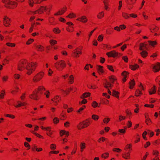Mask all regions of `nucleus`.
I'll return each instance as SVG.
<instances>
[{
    "label": "nucleus",
    "mask_w": 160,
    "mask_h": 160,
    "mask_svg": "<svg viewBox=\"0 0 160 160\" xmlns=\"http://www.w3.org/2000/svg\"><path fill=\"white\" fill-rule=\"evenodd\" d=\"M152 154L153 155L155 156H159V152L157 150H153Z\"/></svg>",
    "instance_id": "052dcab7"
},
{
    "label": "nucleus",
    "mask_w": 160,
    "mask_h": 160,
    "mask_svg": "<svg viewBox=\"0 0 160 160\" xmlns=\"http://www.w3.org/2000/svg\"><path fill=\"white\" fill-rule=\"evenodd\" d=\"M36 49L39 51L42 52L44 50V47L40 45H37L36 46Z\"/></svg>",
    "instance_id": "c85d7f7f"
},
{
    "label": "nucleus",
    "mask_w": 160,
    "mask_h": 160,
    "mask_svg": "<svg viewBox=\"0 0 160 160\" xmlns=\"http://www.w3.org/2000/svg\"><path fill=\"white\" fill-rule=\"evenodd\" d=\"M76 17V15L75 13L73 12L70 13L68 15L67 17L68 18H75Z\"/></svg>",
    "instance_id": "a18cd8bd"
},
{
    "label": "nucleus",
    "mask_w": 160,
    "mask_h": 160,
    "mask_svg": "<svg viewBox=\"0 0 160 160\" xmlns=\"http://www.w3.org/2000/svg\"><path fill=\"white\" fill-rule=\"evenodd\" d=\"M82 46L77 47L72 51V56L75 58L79 57L80 55L82 53Z\"/></svg>",
    "instance_id": "39448f33"
},
{
    "label": "nucleus",
    "mask_w": 160,
    "mask_h": 160,
    "mask_svg": "<svg viewBox=\"0 0 160 160\" xmlns=\"http://www.w3.org/2000/svg\"><path fill=\"white\" fill-rule=\"evenodd\" d=\"M86 108V106L85 105H83L82 107L80 108L79 110H78L77 112L78 113H81V112L85 108Z\"/></svg>",
    "instance_id": "680f3d73"
},
{
    "label": "nucleus",
    "mask_w": 160,
    "mask_h": 160,
    "mask_svg": "<svg viewBox=\"0 0 160 160\" xmlns=\"http://www.w3.org/2000/svg\"><path fill=\"white\" fill-rule=\"evenodd\" d=\"M126 118V116H122L121 115H119L118 117V119L119 122L125 120Z\"/></svg>",
    "instance_id": "4d7b16f0"
},
{
    "label": "nucleus",
    "mask_w": 160,
    "mask_h": 160,
    "mask_svg": "<svg viewBox=\"0 0 160 160\" xmlns=\"http://www.w3.org/2000/svg\"><path fill=\"white\" fill-rule=\"evenodd\" d=\"M107 67L112 72H114V71L113 69V66L112 65H107Z\"/></svg>",
    "instance_id": "69168bd1"
},
{
    "label": "nucleus",
    "mask_w": 160,
    "mask_h": 160,
    "mask_svg": "<svg viewBox=\"0 0 160 160\" xmlns=\"http://www.w3.org/2000/svg\"><path fill=\"white\" fill-rule=\"evenodd\" d=\"M53 32L55 34H59L60 33L61 31L57 27L54 28L52 29Z\"/></svg>",
    "instance_id": "4c0bfd02"
},
{
    "label": "nucleus",
    "mask_w": 160,
    "mask_h": 160,
    "mask_svg": "<svg viewBox=\"0 0 160 160\" xmlns=\"http://www.w3.org/2000/svg\"><path fill=\"white\" fill-rule=\"evenodd\" d=\"M66 30L69 32H72L74 31V29L73 27H68L66 28Z\"/></svg>",
    "instance_id": "3c124183"
},
{
    "label": "nucleus",
    "mask_w": 160,
    "mask_h": 160,
    "mask_svg": "<svg viewBox=\"0 0 160 160\" xmlns=\"http://www.w3.org/2000/svg\"><path fill=\"white\" fill-rule=\"evenodd\" d=\"M60 100L61 98L58 96H55L52 99V101L54 103V104L55 105H56Z\"/></svg>",
    "instance_id": "dca6fc26"
},
{
    "label": "nucleus",
    "mask_w": 160,
    "mask_h": 160,
    "mask_svg": "<svg viewBox=\"0 0 160 160\" xmlns=\"http://www.w3.org/2000/svg\"><path fill=\"white\" fill-rule=\"evenodd\" d=\"M34 41V39H29L26 42V44L27 45H30Z\"/></svg>",
    "instance_id": "e2e57ef3"
},
{
    "label": "nucleus",
    "mask_w": 160,
    "mask_h": 160,
    "mask_svg": "<svg viewBox=\"0 0 160 160\" xmlns=\"http://www.w3.org/2000/svg\"><path fill=\"white\" fill-rule=\"evenodd\" d=\"M45 90V89L43 86H39L33 92L32 94L29 95V97L31 99L38 100L40 98L41 95Z\"/></svg>",
    "instance_id": "f257e3e1"
},
{
    "label": "nucleus",
    "mask_w": 160,
    "mask_h": 160,
    "mask_svg": "<svg viewBox=\"0 0 160 160\" xmlns=\"http://www.w3.org/2000/svg\"><path fill=\"white\" fill-rule=\"evenodd\" d=\"M135 83L134 80L133 79L132 80H131L130 82L129 83V88L130 89H132L134 86L135 85Z\"/></svg>",
    "instance_id": "7c9ffc66"
},
{
    "label": "nucleus",
    "mask_w": 160,
    "mask_h": 160,
    "mask_svg": "<svg viewBox=\"0 0 160 160\" xmlns=\"http://www.w3.org/2000/svg\"><path fill=\"white\" fill-rule=\"evenodd\" d=\"M28 62V61L26 59H23L21 60L18 64V70L20 71H22L26 69Z\"/></svg>",
    "instance_id": "423d86ee"
},
{
    "label": "nucleus",
    "mask_w": 160,
    "mask_h": 160,
    "mask_svg": "<svg viewBox=\"0 0 160 160\" xmlns=\"http://www.w3.org/2000/svg\"><path fill=\"white\" fill-rule=\"evenodd\" d=\"M92 122V119L88 118L80 122L77 125V127L79 130L86 128L90 126Z\"/></svg>",
    "instance_id": "f03ea898"
},
{
    "label": "nucleus",
    "mask_w": 160,
    "mask_h": 160,
    "mask_svg": "<svg viewBox=\"0 0 160 160\" xmlns=\"http://www.w3.org/2000/svg\"><path fill=\"white\" fill-rule=\"evenodd\" d=\"M160 70V63L157 62L153 68V71L154 72H157Z\"/></svg>",
    "instance_id": "f3484780"
},
{
    "label": "nucleus",
    "mask_w": 160,
    "mask_h": 160,
    "mask_svg": "<svg viewBox=\"0 0 160 160\" xmlns=\"http://www.w3.org/2000/svg\"><path fill=\"white\" fill-rule=\"evenodd\" d=\"M104 16V13L103 11L99 12L97 15V17L98 19H101Z\"/></svg>",
    "instance_id": "f704fd0d"
},
{
    "label": "nucleus",
    "mask_w": 160,
    "mask_h": 160,
    "mask_svg": "<svg viewBox=\"0 0 160 160\" xmlns=\"http://www.w3.org/2000/svg\"><path fill=\"white\" fill-rule=\"evenodd\" d=\"M132 144L131 143L129 144H127L126 145L125 147V150L126 151H127L128 149H129V151L131 150H132Z\"/></svg>",
    "instance_id": "ea45409f"
},
{
    "label": "nucleus",
    "mask_w": 160,
    "mask_h": 160,
    "mask_svg": "<svg viewBox=\"0 0 160 160\" xmlns=\"http://www.w3.org/2000/svg\"><path fill=\"white\" fill-rule=\"evenodd\" d=\"M4 116L6 117L9 118L13 119L15 118V116L12 114H5Z\"/></svg>",
    "instance_id": "6e6d98bb"
},
{
    "label": "nucleus",
    "mask_w": 160,
    "mask_h": 160,
    "mask_svg": "<svg viewBox=\"0 0 160 160\" xmlns=\"http://www.w3.org/2000/svg\"><path fill=\"white\" fill-rule=\"evenodd\" d=\"M98 103L96 101H93L92 104V106L93 108H95L97 107H99V106H98Z\"/></svg>",
    "instance_id": "864d4df0"
},
{
    "label": "nucleus",
    "mask_w": 160,
    "mask_h": 160,
    "mask_svg": "<svg viewBox=\"0 0 160 160\" xmlns=\"http://www.w3.org/2000/svg\"><path fill=\"white\" fill-rule=\"evenodd\" d=\"M18 104L16 105H15L14 106L16 108H19L22 106H25L26 104V103L24 102H21V101H18L17 102Z\"/></svg>",
    "instance_id": "a878e982"
},
{
    "label": "nucleus",
    "mask_w": 160,
    "mask_h": 160,
    "mask_svg": "<svg viewBox=\"0 0 160 160\" xmlns=\"http://www.w3.org/2000/svg\"><path fill=\"white\" fill-rule=\"evenodd\" d=\"M122 17L126 19H128L130 18V14L125 12H122Z\"/></svg>",
    "instance_id": "2f4dec72"
},
{
    "label": "nucleus",
    "mask_w": 160,
    "mask_h": 160,
    "mask_svg": "<svg viewBox=\"0 0 160 160\" xmlns=\"http://www.w3.org/2000/svg\"><path fill=\"white\" fill-rule=\"evenodd\" d=\"M141 56L143 58H145L148 56V52L144 50H142L140 53Z\"/></svg>",
    "instance_id": "c756f323"
},
{
    "label": "nucleus",
    "mask_w": 160,
    "mask_h": 160,
    "mask_svg": "<svg viewBox=\"0 0 160 160\" xmlns=\"http://www.w3.org/2000/svg\"><path fill=\"white\" fill-rule=\"evenodd\" d=\"M104 87L107 89H111L113 87V84L108 81H105L103 84Z\"/></svg>",
    "instance_id": "4468645a"
},
{
    "label": "nucleus",
    "mask_w": 160,
    "mask_h": 160,
    "mask_svg": "<svg viewBox=\"0 0 160 160\" xmlns=\"http://www.w3.org/2000/svg\"><path fill=\"white\" fill-rule=\"evenodd\" d=\"M44 95L46 96L47 98H49L50 97V92L49 91L47 90L44 93Z\"/></svg>",
    "instance_id": "bf43d9fd"
},
{
    "label": "nucleus",
    "mask_w": 160,
    "mask_h": 160,
    "mask_svg": "<svg viewBox=\"0 0 160 160\" xmlns=\"http://www.w3.org/2000/svg\"><path fill=\"white\" fill-rule=\"evenodd\" d=\"M18 3L15 2L10 1V7L9 8L13 9L16 8L17 6Z\"/></svg>",
    "instance_id": "412c9836"
},
{
    "label": "nucleus",
    "mask_w": 160,
    "mask_h": 160,
    "mask_svg": "<svg viewBox=\"0 0 160 160\" xmlns=\"http://www.w3.org/2000/svg\"><path fill=\"white\" fill-rule=\"evenodd\" d=\"M103 35H99L98 37V40L99 42H101L103 40Z\"/></svg>",
    "instance_id": "774afa93"
},
{
    "label": "nucleus",
    "mask_w": 160,
    "mask_h": 160,
    "mask_svg": "<svg viewBox=\"0 0 160 160\" xmlns=\"http://www.w3.org/2000/svg\"><path fill=\"white\" fill-rule=\"evenodd\" d=\"M90 92H85L83 93L82 95L80 97V98L83 99L89 97L90 95Z\"/></svg>",
    "instance_id": "e433bc0d"
},
{
    "label": "nucleus",
    "mask_w": 160,
    "mask_h": 160,
    "mask_svg": "<svg viewBox=\"0 0 160 160\" xmlns=\"http://www.w3.org/2000/svg\"><path fill=\"white\" fill-rule=\"evenodd\" d=\"M38 66V63L36 62H28L26 69L27 70V74L30 75L35 70L36 68Z\"/></svg>",
    "instance_id": "7ed1b4c3"
},
{
    "label": "nucleus",
    "mask_w": 160,
    "mask_h": 160,
    "mask_svg": "<svg viewBox=\"0 0 160 160\" xmlns=\"http://www.w3.org/2000/svg\"><path fill=\"white\" fill-rule=\"evenodd\" d=\"M10 2L9 0H2V2L4 4V6L7 8L10 7Z\"/></svg>",
    "instance_id": "4be33fe9"
},
{
    "label": "nucleus",
    "mask_w": 160,
    "mask_h": 160,
    "mask_svg": "<svg viewBox=\"0 0 160 160\" xmlns=\"http://www.w3.org/2000/svg\"><path fill=\"white\" fill-rule=\"evenodd\" d=\"M99 118L98 115L96 114H93L92 115V119L95 121H98Z\"/></svg>",
    "instance_id": "c03bdc74"
},
{
    "label": "nucleus",
    "mask_w": 160,
    "mask_h": 160,
    "mask_svg": "<svg viewBox=\"0 0 160 160\" xmlns=\"http://www.w3.org/2000/svg\"><path fill=\"white\" fill-rule=\"evenodd\" d=\"M74 78L73 75H71L70 76L68 79V83L72 84L74 82Z\"/></svg>",
    "instance_id": "72a5a7b5"
},
{
    "label": "nucleus",
    "mask_w": 160,
    "mask_h": 160,
    "mask_svg": "<svg viewBox=\"0 0 160 160\" xmlns=\"http://www.w3.org/2000/svg\"><path fill=\"white\" fill-rule=\"evenodd\" d=\"M28 4L30 7H33L34 4H35L34 1L33 0H28Z\"/></svg>",
    "instance_id": "37998d69"
},
{
    "label": "nucleus",
    "mask_w": 160,
    "mask_h": 160,
    "mask_svg": "<svg viewBox=\"0 0 160 160\" xmlns=\"http://www.w3.org/2000/svg\"><path fill=\"white\" fill-rule=\"evenodd\" d=\"M145 123L147 125H150L151 124L152 122L150 118L145 119Z\"/></svg>",
    "instance_id": "5fc2aeb1"
},
{
    "label": "nucleus",
    "mask_w": 160,
    "mask_h": 160,
    "mask_svg": "<svg viewBox=\"0 0 160 160\" xmlns=\"http://www.w3.org/2000/svg\"><path fill=\"white\" fill-rule=\"evenodd\" d=\"M40 128L42 130L47 131L46 132V134L47 135L51 138H53L52 135V134L53 131L51 130V127H44L43 126H41L40 127Z\"/></svg>",
    "instance_id": "1a4fd4ad"
},
{
    "label": "nucleus",
    "mask_w": 160,
    "mask_h": 160,
    "mask_svg": "<svg viewBox=\"0 0 160 160\" xmlns=\"http://www.w3.org/2000/svg\"><path fill=\"white\" fill-rule=\"evenodd\" d=\"M77 20L82 22L83 23H86L88 21V19L86 16H83L77 19Z\"/></svg>",
    "instance_id": "a211bd4d"
},
{
    "label": "nucleus",
    "mask_w": 160,
    "mask_h": 160,
    "mask_svg": "<svg viewBox=\"0 0 160 160\" xmlns=\"http://www.w3.org/2000/svg\"><path fill=\"white\" fill-rule=\"evenodd\" d=\"M6 45L7 46L11 48L14 47L16 46V44L15 43H12L9 42L6 43Z\"/></svg>",
    "instance_id": "49530a36"
},
{
    "label": "nucleus",
    "mask_w": 160,
    "mask_h": 160,
    "mask_svg": "<svg viewBox=\"0 0 160 160\" xmlns=\"http://www.w3.org/2000/svg\"><path fill=\"white\" fill-rule=\"evenodd\" d=\"M139 68V66L137 64H135L134 65H129V68L133 71H135L138 69Z\"/></svg>",
    "instance_id": "6ab92c4d"
},
{
    "label": "nucleus",
    "mask_w": 160,
    "mask_h": 160,
    "mask_svg": "<svg viewBox=\"0 0 160 160\" xmlns=\"http://www.w3.org/2000/svg\"><path fill=\"white\" fill-rule=\"evenodd\" d=\"M142 94V91L139 89H137L136 90L135 92V96L137 97H138Z\"/></svg>",
    "instance_id": "a19ab883"
},
{
    "label": "nucleus",
    "mask_w": 160,
    "mask_h": 160,
    "mask_svg": "<svg viewBox=\"0 0 160 160\" xmlns=\"http://www.w3.org/2000/svg\"><path fill=\"white\" fill-rule=\"evenodd\" d=\"M45 11H48L50 12L52 8V5L51 4L48 5L47 6H44Z\"/></svg>",
    "instance_id": "58836bf2"
},
{
    "label": "nucleus",
    "mask_w": 160,
    "mask_h": 160,
    "mask_svg": "<svg viewBox=\"0 0 160 160\" xmlns=\"http://www.w3.org/2000/svg\"><path fill=\"white\" fill-rule=\"evenodd\" d=\"M109 154L108 152H105L102 154V157L105 159H106L109 157Z\"/></svg>",
    "instance_id": "603ef678"
},
{
    "label": "nucleus",
    "mask_w": 160,
    "mask_h": 160,
    "mask_svg": "<svg viewBox=\"0 0 160 160\" xmlns=\"http://www.w3.org/2000/svg\"><path fill=\"white\" fill-rule=\"evenodd\" d=\"M11 19L7 16H5L3 18V24L6 27H9L10 25Z\"/></svg>",
    "instance_id": "9b49d317"
},
{
    "label": "nucleus",
    "mask_w": 160,
    "mask_h": 160,
    "mask_svg": "<svg viewBox=\"0 0 160 160\" xmlns=\"http://www.w3.org/2000/svg\"><path fill=\"white\" fill-rule=\"evenodd\" d=\"M112 95L118 98L119 97V93L116 91L113 90Z\"/></svg>",
    "instance_id": "473e14b6"
},
{
    "label": "nucleus",
    "mask_w": 160,
    "mask_h": 160,
    "mask_svg": "<svg viewBox=\"0 0 160 160\" xmlns=\"http://www.w3.org/2000/svg\"><path fill=\"white\" fill-rule=\"evenodd\" d=\"M80 151L82 152L83 151V150L85 149L86 147V144L83 142H82L80 144Z\"/></svg>",
    "instance_id": "c9c22d12"
},
{
    "label": "nucleus",
    "mask_w": 160,
    "mask_h": 160,
    "mask_svg": "<svg viewBox=\"0 0 160 160\" xmlns=\"http://www.w3.org/2000/svg\"><path fill=\"white\" fill-rule=\"evenodd\" d=\"M148 42L149 43L150 45L151 46L154 47L155 45L157 44V42L156 41H148Z\"/></svg>",
    "instance_id": "de8ad7c7"
},
{
    "label": "nucleus",
    "mask_w": 160,
    "mask_h": 160,
    "mask_svg": "<svg viewBox=\"0 0 160 160\" xmlns=\"http://www.w3.org/2000/svg\"><path fill=\"white\" fill-rule=\"evenodd\" d=\"M118 53L116 52L115 51H112L109 52H108L106 53V55L108 57H113L115 58L118 56ZM119 55H121L120 53H119Z\"/></svg>",
    "instance_id": "f8f14e48"
},
{
    "label": "nucleus",
    "mask_w": 160,
    "mask_h": 160,
    "mask_svg": "<svg viewBox=\"0 0 160 160\" xmlns=\"http://www.w3.org/2000/svg\"><path fill=\"white\" fill-rule=\"evenodd\" d=\"M146 48V45L144 43H141L140 44L139 50H142Z\"/></svg>",
    "instance_id": "79ce46f5"
},
{
    "label": "nucleus",
    "mask_w": 160,
    "mask_h": 160,
    "mask_svg": "<svg viewBox=\"0 0 160 160\" xmlns=\"http://www.w3.org/2000/svg\"><path fill=\"white\" fill-rule=\"evenodd\" d=\"M45 11L44 6H41L40 8L37 10L34 11H30L28 12V14H42Z\"/></svg>",
    "instance_id": "6e6552de"
},
{
    "label": "nucleus",
    "mask_w": 160,
    "mask_h": 160,
    "mask_svg": "<svg viewBox=\"0 0 160 160\" xmlns=\"http://www.w3.org/2000/svg\"><path fill=\"white\" fill-rule=\"evenodd\" d=\"M44 72L41 71L36 74L33 77L32 81L34 82H37L40 81L44 76Z\"/></svg>",
    "instance_id": "0eeeda50"
},
{
    "label": "nucleus",
    "mask_w": 160,
    "mask_h": 160,
    "mask_svg": "<svg viewBox=\"0 0 160 160\" xmlns=\"http://www.w3.org/2000/svg\"><path fill=\"white\" fill-rule=\"evenodd\" d=\"M137 0H126L127 7L129 10H131L133 7V5L135 3Z\"/></svg>",
    "instance_id": "9d476101"
},
{
    "label": "nucleus",
    "mask_w": 160,
    "mask_h": 160,
    "mask_svg": "<svg viewBox=\"0 0 160 160\" xmlns=\"http://www.w3.org/2000/svg\"><path fill=\"white\" fill-rule=\"evenodd\" d=\"M50 148L52 150H55L56 149V146L54 144H52L50 145Z\"/></svg>",
    "instance_id": "338daca9"
},
{
    "label": "nucleus",
    "mask_w": 160,
    "mask_h": 160,
    "mask_svg": "<svg viewBox=\"0 0 160 160\" xmlns=\"http://www.w3.org/2000/svg\"><path fill=\"white\" fill-rule=\"evenodd\" d=\"M156 87L155 85H153L152 87L149 90V93L150 95L154 94L156 93Z\"/></svg>",
    "instance_id": "bb28decb"
},
{
    "label": "nucleus",
    "mask_w": 160,
    "mask_h": 160,
    "mask_svg": "<svg viewBox=\"0 0 160 160\" xmlns=\"http://www.w3.org/2000/svg\"><path fill=\"white\" fill-rule=\"evenodd\" d=\"M125 113L126 114V116L128 117L129 119L132 118V113L131 111L129 109H127L125 111Z\"/></svg>",
    "instance_id": "5701e85b"
},
{
    "label": "nucleus",
    "mask_w": 160,
    "mask_h": 160,
    "mask_svg": "<svg viewBox=\"0 0 160 160\" xmlns=\"http://www.w3.org/2000/svg\"><path fill=\"white\" fill-rule=\"evenodd\" d=\"M48 22L50 25H55L56 24L55 18L53 17H50L48 18Z\"/></svg>",
    "instance_id": "aec40b11"
},
{
    "label": "nucleus",
    "mask_w": 160,
    "mask_h": 160,
    "mask_svg": "<svg viewBox=\"0 0 160 160\" xmlns=\"http://www.w3.org/2000/svg\"><path fill=\"white\" fill-rule=\"evenodd\" d=\"M136 140L135 141V143H137L140 141V136L138 134H137L136 136Z\"/></svg>",
    "instance_id": "13d9d810"
},
{
    "label": "nucleus",
    "mask_w": 160,
    "mask_h": 160,
    "mask_svg": "<svg viewBox=\"0 0 160 160\" xmlns=\"http://www.w3.org/2000/svg\"><path fill=\"white\" fill-rule=\"evenodd\" d=\"M5 95V90H2L1 91V93L0 94V99L4 98Z\"/></svg>",
    "instance_id": "09e8293b"
},
{
    "label": "nucleus",
    "mask_w": 160,
    "mask_h": 160,
    "mask_svg": "<svg viewBox=\"0 0 160 160\" xmlns=\"http://www.w3.org/2000/svg\"><path fill=\"white\" fill-rule=\"evenodd\" d=\"M110 82L113 84L114 82L117 80L116 77L114 75H112L109 77Z\"/></svg>",
    "instance_id": "cd10ccee"
},
{
    "label": "nucleus",
    "mask_w": 160,
    "mask_h": 160,
    "mask_svg": "<svg viewBox=\"0 0 160 160\" xmlns=\"http://www.w3.org/2000/svg\"><path fill=\"white\" fill-rule=\"evenodd\" d=\"M129 73L126 71H123L121 73V75L123 77L122 79L123 83H124L127 80V76L128 75Z\"/></svg>",
    "instance_id": "2eb2a0df"
},
{
    "label": "nucleus",
    "mask_w": 160,
    "mask_h": 160,
    "mask_svg": "<svg viewBox=\"0 0 160 160\" xmlns=\"http://www.w3.org/2000/svg\"><path fill=\"white\" fill-rule=\"evenodd\" d=\"M67 7L66 6L63 7L60 10L58 11L57 12L54 14L55 16L61 15L63 14L67 10Z\"/></svg>",
    "instance_id": "ddd939ff"
},
{
    "label": "nucleus",
    "mask_w": 160,
    "mask_h": 160,
    "mask_svg": "<svg viewBox=\"0 0 160 160\" xmlns=\"http://www.w3.org/2000/svg\"><path fill=\"white\" fill-rule=\"evenodd\" d=\"M49 43L52 46H53L56 44L57 43V42L56 40L53 39H51L49 40Z\"/></svg>",
    "instance_id": "8fccbe9b"
},
{
    "label": "nucleus",
    "mask_w": 160,
    "mask_h": 160,
    "mask_svg": "<svg viewBox=\"0 0 160 160\" xmlns=\"http://www.w3.org/2000/svg\"><path fill=\"white\" fill-rule=\"evenodd\" d=\"M112 151L114 152H121L122 150L119 148H113L112 149Z\"/></svg>",
    "instance_id": "0e129e2a"
},
{
    "label": "nucleus",
    "mask_w": 160,
    "mask_h": 160,
    "mask_svg": "<svg viewBox=\"0 0 160 160\" xmlns=\"http://www.w3.org/2000/svg\"><path fill=\"white\" fill-rule=\"evenodd\" d=\"M122 157L126 159L130 158V153L129 152H125L122 154Z\"/></svg>",
    "instance_id": "b1692460"
},
{
    "label": "nucleus",
    "mask_w": 160,
    "mask_h": 160,
    "mask_svg": "<svg viewBox=\"0 0 160 160\" xmlns=\"http://www.w3.org/2000/svg\"><path fill=\"white\" fill-rule=\"evenodd\" d=\"M54 66L58 70L61 71L66 67V64L64 61L61 60L55 63Z\"/></svg>",
    "instance_id": "20e7f679"
},
{
    "label": "nucleus",
    "mask_w": 160,
    "mask_h": 160,
    "mask_svg": "<svg viewBox=\"0 0 160 160\" xmlns=\"http://www.w3.org/2000/svg\"><path fill=\"white\" fill-rule=\"evenodd\" d=\"M98 72L99 74H102L104 72L103 67L100 65L98 66Z\"/></svg>",
    "instance_id": "393cba45"
}]
</instances>
